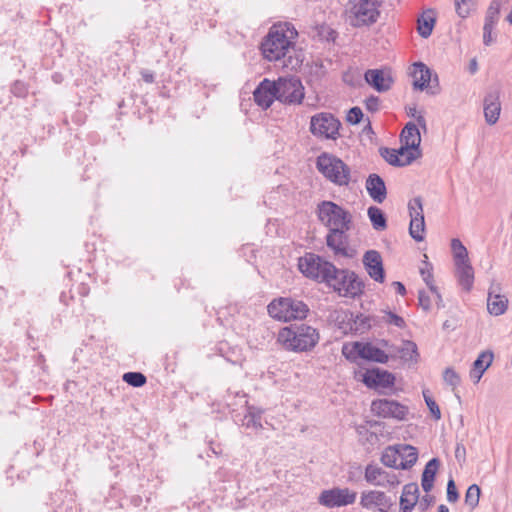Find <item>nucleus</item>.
<instances>
[{
  "instance_id": "obj_1",
  "label": "nucleus",
  "mask_w": 512,
  "mask_h": 512,
  "mask_svg": "<svg viewBox=\"0 0 512 512\" xmlns=\"http://www.w3.org/2000/svg\"><path fill=\"white\" fill-rule=\"evenodd\" d=\"M298 33L290 23L274 25L261 45L263 56L269 61H279L294 49Z\"/></svg>"
},
{
  "instance_id": "obj_2",
  "label": "nucleus",
  "mask_w": 512,
  "mask_h": 512,
  "mask_svg": "<svg viewBox=\"0 0 512 512\" xmlns=\"http://www.w3.org/2000/svg\"><path fill=\"white\" fill-rule=\"evenodd\" d=\"M277 341L285 349L294 352H306L318 343L319 333L315 328L305 324L284 327L279 331Z\"/></svg>"
},
{
  "instance_id": "obj_3",
  "label": "nucleus",
  "mask_w": 512,
  "mask_h": 512,
  "mask_svg": "<svg viewBox=\"0 0 512 512\" xmlns=\"http://www.w3.org/2000/svg\"><path fill=\"white\" fill-rule=\"evenodd\" d=\"M378 0H349L345 6L346 21L355 28L371 26L380 17Z\"/></svg>"
},
{
  "instance_id": "obj_4",
  "label": "nucleus",
  "mask_w": 512,
  "mask_h": 512,
  "mask_svg": "<svg viewBox=\"0 0 512 512\" xmlns=\"http://www.w3.org/2000/svg\"><path fill=\"white\" fill-rule=\"evenodd\" d=\"M269 315L281 322L304 320L309 314V306L302 300L292 297H279L268 306Z\"/></svg>"
},
{
  "instance_id": "obj_5",
  "label": "nucleus",
  "mask_w": 512,
  "mask_h": 512,
  "mask_svg": "<svg viewBox=\"0 0 512 512\" xmlns=\"http://www.w3.org/2000/svg\"><path fill=\"white\" fill-rule=\"evenodd\" d=\"M316 167L334 185L348 186L351 181L350 167L333 154H320L316 160Z\"/></svg>"
},
{
  "instance_id": "obj_6",
  "label": "nucleus",
  "mask_w": 512,
  "mask_h": 512,
  "mask_svg": "<svg viewBox=\"0 0 512 512\" xmlns=\"http://www.w3.org/2000/svg\"><path fill=\"white\" fill-rule=\"evenodd\" d=\"M326 284L339 296L356 298L363 294L365 284L358 275L348 269H338L331 272Z\"/></svg>"
},
{
  "instance_id": "obj_7",
  "label": "nucleus",
  "mask_w": 512,
  "mask_h": 512,
  "mask_svg": "<svg viewBox=\"0 0 512 512\" xmlns=\"http://www.w3.org/2000/svg\"><path fill=\"white\" fill-rule=\"evenodd\" d=\"M317 215L319 221L331 229H350L352 216L349 211L345 210L332 201H322L317 205Z\"/></svg>"
},
{
  "instance_id": "obj_8",
  "label": "nucleus",
  "mask_w": 512,
  "mask_h": 512,
  "mask_svg": "<svg viewBox=\"0 0 512 512\" xmlns=\"http://www.w3.org/2000/svg\"><path fill=\"white\" fill-rule=\"evenodd\" d=\"M299 270L311 279L327 282L330 273L335 272V266L315 254H307L299 259Z\"/></svg>"
},
{
  "instance_id": "obj_9",
  "label": "nucleus",
  "mask_w": 512,
  "mask_h": 512,
  "mask_svg": "<svg viewBox=\"0 0 512 512\" xmlns=\"http://www.w3.org/2000/svg\"><path fill=\"white\" fill-rule=\"evenodd\" d=\"M340 121L331 113L320 112L310 119L309 130L319 139L336 140L339 136Z\"/></svg>"
},
{
  "instance_id": "obj_10",
  "label": "nucleus",
  "mask_w": 512,
  "mask_h": 512,
  "mask_svg": "<svg viewBox=\"0 0 512 512\" xmlns=\"http://www.w3.org/2000/svg\"><path fill=\"white\" fill-rule=\"evenodd\" d=\"M276 99L287 104H300L304 87L298 77H283L275 82Z\"/></svg>"
},
{
  "instance_id": "obj_11",
  "label": "nucleus",
  "mask_w": 512,
  "mask_h": 512,
  "mask_svg": "<svg viewBox=\"0 0 512 512\" xmlns=\"http://www.w3.org/2000/svg\"><path fill=\"white\" fill-rule=\"evenodd\" d=\"M356 498V491L347 487H334L331 489L323 490L318 497V502L320 505L332 509L352 505L355 503Z\"/></svg>"
},
{
  "instance_id": "obj_12",
  "label": "nucleus",
  "mask_w": 512,
  "mask_h": 512,
  "mask_svg": "<svg viewBox=\"0 0 512 512\" xmlns=\"http://www.w3.org/2000/svg\"><path fill=\"white\" fill-rule=\"evenodd\" d=\"M410 215V236L417 242L424 240L425 221L421 197H415L408 204Z\"/></svg>"
},
{
  "instance_id": "obj_13",
  "label": "nucleus",
  "mask_w": 512,
  "mask_h": 512,
  "mask_svg": "<svg viewBox=\"0 0 512 512\" xmlns=\"http://www.w3.org/2000/svg\"><path fill=\"white\" fill-rule=\"evenodd\" d=\"M371 411L383 418L405 419L408 408L395 400L377 399L371 403Z\"/></svg>"
},
{
  "instance_id": "obj_14",
  "label": "nucleus",
  "mask_w": 512,
  "mask_h": 512,
  "mask_svg": "<svg viewBox=\"0 0 512 512\" xmlns=\"http://www.w3.org/2000/svg\"><path fill=\"white\" fill-rule=\"evenodd\" d=\"M350 229H331L326 236V243L334 251L335 255L353 258L356 251L348 246L346 232Z\"/></svg>"
},
{
  "instance_id": "obj_15",
  "label": "nucleus",
  "mask_w": 512,
  "mask_h": 512,
  "mask_svg": "<svg viewBox=\"0 0 512 512\" xmlns=\"http://www.w3.org/2000/svg\"><path fill=\"white\" fill-rule=\"evenodd\" d=\"M368 275L376 282L383 283L385 280V272L381 254L376 250H368L362 259Z\"/></svg>"
},
{
  "instance_id": "obj_16",
  "label": "nucleus",
  "mask_w": 512,
  "mask_h": 512,
  "mask_svg": "<svg viewBox=\"0 0 512 512\" xmlns=\"http://www.w3.org/2000/svg\"><path fill=\"white\" fill-rule=\"evenodd\" d=\"M364 478L368 483L381 487L396 486L399 484V480L395 474H389L382 468L372 464L366 466Z\"/></svg>"
},
{
  "instance_id": "obj_17",
  "label": "nucleus",
  "mask_w": 512,
  "mask_h": 512,
  "mask_svg": "<svg viewBox=\"0 0 512 512\" xmlns=\"http://www.w3.org/2000/svg\"><path fill=\"white\" fill-rule=\"evenodd\" d=\"M362 381L369 388H388L394 385L395 377L393 374L379 368H367L362 375Z\"/></svg>"
},
{
  "instance_id": "obj_18",
  "label": "nucleus",
  "mask_w": 512,
  "mask_h": 512,
  "mask_svg": "<svg viewBox=\"0 0 512 512\" xmlns=\"http://www.w3.org/2000/svg\"><path fill=\"white\" fill-rule=\"evenodd\" d=\"M360 504L363 508L375 506L380 512H388L393 505L390 497H388L384 492L377 490L362 492Z\"/></svg>"
},
{
  "instance_id": "obj_19",
  "label": "nucleus",
  "mask_w": 512,
  "mask_h": 512,
  "mask_svg": "<svg viewBox=\"0 0 512 512\" xmlns=\"http://www.w3.org/2000/svg\"><path fill=\"white\" fill-rule=\"evenodd\" d=\"M364 78L378 92L388 91L393 84L391 73L384 69H369L365 72Z\"/></svg>"
},
{
  "instance_id": "obj_20",
  "label": "nucleus",
  "mask_w": 512,
  "mask_h": 512,
  "mask_svg": "<svg viewBox=\"0 0 512 512\" xmlns=\"http://www.w3.org/2000/svg\"><path fill=\"white\" fill-rule=\"evenodd\" d=\"M253 97L258 106L269 108L276 99L275 81L264 79L255 89Z\"/></svg>"
},
{
  "instance_id": "obj_21",
  "label": "nucleus",
  "mask_w": 512,
  "mask_h": 512,
  "mask_svg": "<svg viewBox=\"0 0 512 512\" xmlns=\"http://www.w3.org/2000/svg\"><path fill=\"white\" fill-rule=\"evenodd\" d=\"M499 291V285H492L488 293L487 309L494 316L503 315L508 309V299L504 295L499 294Z\"/></svg>"
},
{
  "instance_id": "obj_22",
  "label": "nucleus",
  "mask_w": 512,
  "mask_h": 512,
  "mask_svg": "<svg viewBox=\"0 0 512 512\" xmlns=\"http://www.w3.org/2000/svg\"><path fill=\"white\" fill-rule=\"evenodd\" d=\"M501 104L497 93H489L484 99V116L489 125H494L500 115Z\"/></svg>"
},
{
  "instance_id": "obj_23",
  "label": "nucleus",
  "mask_w": 512,
  "mask_h": 512,
  "mask_svg": "<svg viewBox=\"0 0 512 512\" xmlns=\"http://www.w3.org/2000/svg\"><path fill=\"white\" fill-rule=\"evenodd\" d=\"M455 267V275L458 283L465 291H470L474 283V269L470 261L456 263Z\"/></svg>"
},
{
  "instance_id": "obj_24",
  "label": "nucleus",
  "mask_w": 512,
  "mask_h": 512,
  "mask_svg": "<svg viewBox=\"0 0 512 512\" xmlns=\"http://www.w3.org/2000/svg\"><path fill=\"white\" fill-rule=\"evenodd\" d=\"M366 189L375 202L382 203L386 199L387 192L385 183L377 174L369 175L366 181Z\"/></svg>"
},
{
  "instance_id": "obj_25",
  "label": "nucleus",
  "mask_w": 512,
  "mask_h": 512,
  "mask_svg": "<svg viewBox=\"0 0 512 512\" xmlns=\"http://www.w3.org/2000/svg\"><path fill=\"white\" fill-rule=\"evenodd\" d=\"M419 498V487L417 483H408L403 487L400 497V512H411Z\"/></svg>"
},
{
  "instance_id": "obj_26",
  "label": "nucleus",
  "mask_w": 512,
  "mask_h": 512,
  "mask_svg": "<svg viewBox=\"0 0 512 512\" xmlns=\"http://www.w3.org/2000/svg\"><path fill=\"white\" fill-rule=\"evenodd\" d=\"M494 354H479L478 358L473 362L469 371L470 379L477 384L485 371L492 365Z\"/></svg>"
},
{
  "instance_id": "obj_27",
  "label": "nucleus",
  "mask_w": 512,
  "mask_h": 512,
  "mask_svg": "<svg viewBox=\"0 0 512 512\" xmlns=\"http://www.w3.org/2000/svg\"><path fill=\"white\" fill-rule=\"evenodd\" d=\"M411 74L415 89L424 90L431 80V72L423 63H415Z\"/></svg>"
},
{
  "instance_id": "obj_28",
  "label": "nucleus",
  "mask_w": 512,
  "mask_h": 512,
  "mask_svg": "<svg viewBox=\"0 0 512 512\" xmlns=\"http://www.w3.org/2000/svg\"><path fill=\"white\" fill-rule=\"evenodd\" d=\"M401 143L415 149H420L421 135L416 124L409 122L401 132Z\"/></svg>"
},
{
  "instance_id": "obj_29",
  "label": "nucleus",
  "mask_w": 512,
  "mask_h": 512,
  "mask_svg": "<svg viewBox=\"0 0 512 512\" xmlns=\"http://www.w3.org/2000/svg\"><path fill=\"white\" fill-rule=\"evenodd\" d=\"M436 22L435 14L432 9H428L422 13L417 20V31L423 38H428L434 28Z\"/></svg>"
},
{
  "instance_id": "obj_30",
  "label": "nucleus",
  "mask_w": 512,
  "mask_h": 512,
  "mask_svg": "<svg viewBox=\"0 0 512 512\" xmlns=\"http://www.w3.org/2000/svg\"><path fill=\"white\" fill-rule=\"evenodd\" d=\"M439 467V460L437 458L431 459L425 466L421 478V486L423 490L428 493L433 489L434 479Z\"/></svg>"
},
{
  "instance_id": "obj_31",
  "label": "nucleus",
  "mask_w": 512,
  "mask_h": 512,
  "mask_svg": "<svg viewBox=\"0 0 512 512\" xmlns=\"http://www.w3.org/2000/svg\"><path fill=\"white\" fill-rule=\"evenodd\" d=\"M346 359L359 366L369 362L385 363L389 359V354H344Z\"/></svg>"
},
{
  "instance_id": "obj_32",
  "label": "nucleus",
  "mask_w": 512,
  "mask_h": 512,
  "mask_svg": "<svg viewBox=\"0 0 512 512\" xmlns=\"http://www.w3.org/2000/svg\"><path fill=\"white\" fill-rule=\"evenodd\" d=\"M399 451L401 469L411 468L418 459V452L416 448L410 445H399Z\"/></svg>"
},
{
  "instance_id": "obj_33",
  "label": "nucleus",
  "mask_w": 512,
  "mask_h": 512,
  "mask_svg": "<svg viewBox=\"0 0 512 512\" xmlns=\"http://www.w3.org/2000/svg\"><path fill=\"white\" fill-rule=\"evenodd\" d=\"M399 455V445L395 447L390 446L383 452L381 456V462L387 467L401 468Z\"/></svg>"
},
{
  "instance_id": "obj_34",
  "label": "nucleus",
  "mask_w": 512,
  "mask_h": 512,
  "mask_svg": "<svg viewBox=\"0 0 512 512\" xmlns=\"http://www.w3.org/2000/svg\"><path fill=\"white\" fill-rule=\"evenodd\" d=\"M368 216L375 230L382 231L387 227L384 213L378 207L371 206L368 208Z\"/></svg>"
},
{
  "instance_id": "obj_35",
  "label": "nucleus",
  "mask_w": 512,
  "mask_h": 512,
  "mask_svg": "<svg viewBox=\"0 0 512 512\" xmlns=\"http://www.w3.org/2000/svg\"><path fill=\"white\" fill-rule=\"evenodd\" d=\"M396 151L400 157L401 163H403V166L411 164L421 156L420 149H415L404 144H402V146Z\"/></svg>"
},
{
  "instance_id": "obj_36",
  "label": "nucleus",
  "mask_w": 512,
  "mask_h": 512,
  "mask_svg": "<svg viewBox=\"0 0 512 512\" xmlns=\"http://www.w3.org/2000/svg\"><path fill=\"white\" fill-rule=\"evenodd\" d=\"M480 494L481 489L477 484H472L468 487L465 494V504L469 506L471 510H474L478 506Z\"/></svg>"
},
{
  "instance_id": "obj_37",
  "label": "nucleus",
  "mask_w": 512,
  "mask_h": 512,
  "mask_svg": "<svg viewBox=\"0 0 512 512\" xmlns=\"http://www.w3.org/2000/svg\"><path fill=\"white\" fill-rule=\"evenodd\" d=\"M451 249L454 254L455 264L469 260L468 251L459 239H452Z\"/></svg>"
},
{
  "instance_id": "obj_38",
  "label": "nucleus",
  "mask_w": 512,
  "mask_h": 512,
  "mask_svg": "<svg viewBox=\"0 0 512 512\" xmlns=\"http://www.w3.org/2000/svg\"><path fill=\"white\" fill-rule=\"evenodd\" d=\"M122 379L128 385L136 388L144 386L147 382L146 376L141 372L124 373Z\"/></svg>"
},
{
  "instance_id": "obj_39",
  "label": "nucleus",
  "mask_w": 512,
  "mask_h": 512,
  "mask_svg": "<svg viewBox=\"0 0 512 512\" xmlns=\"http://www.w3.org/2000/svg\"><path fill=\"white\" fill-rule=\"evenodd\" d=\"M456 13L461 18L469 16L470 12L476 7V0H454Z\"/></svg>"
},
{
  "instance_id": "obj_40",
  "label": "nucleus",
  "mask_w": 512,
  "mask_h": 512,
  "mask_svg": "<svg viewBox=\"0 0 512 512\" xmlns=\"http://www.w3.org/2000/svg\"><path fill=\"white\" fill-rule=\"evenodd\" d=\"M500 8V1L493 0L487 9L484 24H490V26H495L499 18Z\"/></svg>"
},
{
  "instance_id": "obj_41",
  "label": "nucleus",
  "mask_w": 512,
  "mask_h": 512,
  "mask_svg": "<svg viewBox=\"0 0 512 512\" xmlns=\"http://www.w3.org/2000/svg\"><path fill=\"white\" fill-rule=\"evenodd\" d=\"M432 265L426 260L423 261L422 266L420 267V274L425 281L426 285L430 290L436 291V286L434 284L433 274H432Z\"/></svg>"
},
{
  "instance_id": "obj_42",
  "label": "nucleus",
  "mask_w": 512,
  "mask_h": 512,
  "mask_svg": "<svg viewBox=\"0 0 512 512\" xmlns=\"http://www.w3.org/2000/svg\"><path fill=\"white\" fill-rule=\"evenodd\" d=\"M443 380L448 386L452 388V390H455L461 382L459 374L451 367H448L444 370Z\"/></svg>"
},
{
  "instance_id": "obj_43",
  "label": "nucleus",
  "mask_w": 512,
  "mask_h": 512,
  "mask_svg": "<svg viewBox=\"0 0 512 512\" xmlns=\"http://www.w3.org/2000/svg\"><path fill=\"white\" fill-rule=\"evenodd\" d=\"M381 156L393 166L402 167L403 163L400 161V157L396 151V149L383 148L381 149Z\"/></svg>"
},
{
  "instance_id": "obj_44",
  "label": "nucleus",
  "mask_w": 512,
  "mask_h": 512,
  "mask_svg": "<svg viewBox=\"0 0 512 512\" xmlns=\"http://www.w3.org/2000/svg\"><path fill=\"white\" fill-rule=\"evenodd\" d=\"M370 318L369 317H366V316H357L355 321H354V330L356 332H360V333H363L365 330L369 329L371 324H370Z\"/></svg>"
},
{
  "instance_id": "obj_45",
  "label": "nucleus",
  "mask_w": 512,
  "mask_h": 512,
  "mask_svg": "<svg viewBox=\"0 0 512 512\" xmlns=\"http://www.w3.org/2000/svg\"><path fill=\"white\" fill-rule=\"evenodd\" d=\"M459 499V493L457 491L454 480L451 478L447 483V500L450 503H455Z\"/></svg>"
},
{
  "instance_id": "obj_46",
  "label": "nucleus",
  "mask_w": 512,
  "mask_h": 512,
  "mask_svg": "<svg viewBox=\"0 0 512 512\" xmlns=\"http://www.w3.org/2000/svg\"><path fill=\"white\" fill-rule=\"evenodd\" d=\"M363 117L362 110L359 107H353L347 114V121L351 124H358Z\"/></svg>"
},
{
  "instance_id": "obj_47",
  "label": "nucleus",
  "mask_w": 512,
  "mask_h": 512,
  "mask_svg": "<svg viewBox=\"0 0 512 512\" xmlns=\"http://www.w3.org/2000/svg\"><path fill=\"white\" fill-rule=\"evenodd\" d=\"M426 405L428 406L430 413L435 420L441 419V411L434 399H427Z\"/></svg>"
},
{
  "instance_id": "obj_48",
  "label": "nucleus",
  "mask_w": 512,
  "mask_h": 512,
  "mask_svg": "<svg viewBox=\"0 0 512 512\" xmlns=\"http://www.w3.org/2000/svg\"><path fill=\"white\" fill-rule=\"evenodd\" d=\"M418 300L420 306L424 311H429L431 307L430 297L427 295L425 291H419Z\"/></svg>"
},
{
  "instance_id": "obj_49",
  "label": "nucleus",
  "mask_w": 512,
  "mask_h": 512,
  "mask_svg": "<svg viewBox=\"0 0 512 512\" xmlns=\"http://www.w3.org/2000/svg\"><path fill=\"white\" fill-rule=\"evenodd\" d=\"M418 347L415 342L410 340H403L397 352H417Z\"/></svg>"
},
{
  "instance_id": "obj_50",
  "label": "nucleus",
  "mask_w": 512,
  "mask_h": 512,
  "mask_svg": "<svg viewBox=\"0 0 512 512\" xmlns=\"http://www.w3.org/2000/svg\"><path fill=\"white\" fill-rule=\"evenodd\" d=\"M494 26H490V24H484L483 27V42L486 46H489L493 42L492 38V30Z\"/></svg>"
},
{
  "instance_id": "obj_51",
  "label": "nucleus",
  "mask_w": 512,
  "mask_h": 512,
  "mask_svg": "<svg viewBox=\"0 0 512 512\" xmlns=\"http://www.w3.org/2000/svg\"><path fill=\"white\" fill-rule=\"evenodd\" d=\"M379 98L376 97V96H370L369 98H367L365 104H366V108L367 110H369L370 112H376L378 111L379 109Z\"/></svg>"
},
{
  "instance_id": "obj_52",
  "label": "nucleus",
  "mask_w": 512,
  "mask_h": 512,
  "mask_svg": "<svg viewBox=\"0 0 512 512\" xmlns=\"http://www.w3.org/2000/svg\"><path fill=\"white\" fill-rule=\"evenodd\" d=\"M386 321L389 323V324H393L397 327H403L404 325V320L402 317L394 314V313H387L386 315Z\"/></svg>"
},
{
  "instance_id": "obj_53",
  "label": "nucleus",
  "mask_w": 512,
  "mask_h": 512,
  "mask_svg": "<svg viewBox=\"0 0 512 512\" xmlns=\"http://www.w3.org/2000/svg\"><path fill=\"white\" fill-rule=\"evenodd\" d=\"M349 352H376V353H379V352H383V351L378 348H370V347H368L366 350V348L362 347V345L359 342H355L353 344V349L350 350Z\"/></svg>"
},
{
  "instance_id": "obj_54",
  "label": "nucleus",
  "mask_w": 512,
  "mask_h": 512,
  "mask_svg": "<svg viewBox=\"0 0 512 512\" xmlns=\"http://www.w3.org/2000/svg\"><path fill=\"white\" fill-rule=\"evenodd\" d=\"M417 110L416 107L409 108L408 114L412 117H416L418 125H420L422 128L426 127V121L423 115L416 116Z\"/></svg>"
},
{
  "instance_id": "obj_55",
  "label": "nucleus",
  "mask_w": 512,
  "mask_h": 512,
  "mask_svg": "<svg viewBox=\"0 0 512 512\" xmlns=\"http://www.w3.org/2000/svg\"><path fill=\"white\" fill-rule=\"evenodd\" d=\"M140 74L146 83H153L155 80L153 72L149 70H142Z\"/></svg>"
},
{
  "instance_id": "obj_56",
  "label": "nucleus",
  "mask_w": 512,
  "mask_h": 512,
  "mask_svg": "<svg viewBox=\"0 0 512 512\" xmlns=\"http://www.w3.org/2000/svg\"><path fill=\"white\" fill-rule=\"evenodd\" d=\"M465 454H466V450H465L464 445L457 444L456 449H455V457H456V459H458V460H460L461 458L464 459L465 458Z\"/></svg>"
},
{
  "instance_id": "obj_57",
  "label": "nucleus",
  "mask_w": 512,
  "mask_h": 512,
  "mask_svg": "<svg viewBox=\"0 0 512 512\" xmlns=\"http://www.w3.org/2000/svg\"><path fill=\"white\" fill-rule=\"evenodd\" d=\"M434 500V497L433 496H430V495H425L422 497V501L420 503V507L422 510H425L428 506L431 505V503L433 502Z\"/></svg>"
},
{
  "instance_id": "obj_58",
  "label": "nucleus",
  "mask_w": 512,
  "mask_h": 512,
  "mask_svg": "<svg viewBox=\"0 0 512 512\" xmlns=\"http://www.w3.org/2000/svg\"><path fill=\"white\" fill-rule=\"evenodd\" d=\"M436 297V304H437V307L438 308H441V307H444V303H443V299H442V296L438 290V288L436 287V291L435 290H430Z\"/></svg>"
},
{
  "instance_id": "obj_59",
  "label": "nucleus",
  "mask_w": 512,
  "mask_h": 512,
  "mask_svg": "<svg viewBox=\"0 0 512 512\" xmlns=\"http://www.w3.org/2000/svg\"><path fill=\"white\" fill-rule=\"evenodd\" d=\"M393 286L398 294L404 295L406 293L405 286L401 282L395 281L393 282Z\"/></svg>"
},
{
  "instance_id": "obj_60",
  "label": "nucleus",
  "mask_w": 512,
  "mask_h": 512,
  "mask_svg": "<svg viewBox=\"0 0 512 512\" xmlns=\"http://www.w3.org/2000/svg\"><path fill=\"white\" fill-rule=\"evenodd\" d=\"M470 71H471V73H475L477 71V62L475 59H473L470 62Z\"/></svg>"
},
{
  "instance_id": "obj_61",
  "label": "nucleus",
  "mask_w": 512,
  "mask_h": 512,
  "mask_svg": "<svg viewBox=\"0 0 512 512\" xmlns=\"http://www.w3.org/2000/svg\"><path fill=\"white\" fill-rule=\"evenodd\" d=\"M437 512H449V509H448V507L446 505L441 504V505L438 506Z\"/></svg>"
},
{
  "instance_id": "obj_62",
  "label": "nucleus",
  "mask_w": 512,
  "mask_h": 512,
  "mask_svg": "<svg viewBox=\"0 0 512 512\" xmlns=\"http://www.w3.org/2000/svg\"><path fill=\"white\" fill-rule=\"evenodd\" d=\"M423 397H424V400H425V403H427V399H433L430 394H429V391L428 390H424L423 391Z\"/></svg>"
},
{
  "instance_id": "obj_63",
  "label": "nucleus",
  "mask_w": 512,
  "mask_h": 512,
  "mask_svg": "<svg viewBox=\"0 0 512 512\" xmlns=\"http://www.w3.org/2000/svg\"><path fill=\"white\" fill-rule=\"evenodd\" d=\"M506 19L512 25V10L510 11Z\"/></svg>"
},
{
  "instance_id": "obj_64",
  "label": "nucleus",
  "mask_w": 512,
  "mask_h": 512,
  "mask_svg": "<svg viewBox=\"0 0 512 512\" xmlns=\"http://www.w3.org/2000/svg\"><path fill=\"white\" fill-rule=\"evenodd\" d=\"M252 421H253V425H254V426H259V427H261V423H257L254 419H252Z\"/></svg>"
}]
</instances>
